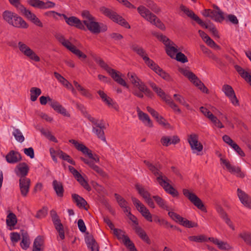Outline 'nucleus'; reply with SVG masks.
I'll return each mask as SVG.
<instances>
[{"mask_svg":"<svg viewBox=\"0 0 251 251\" xmlns=\"http://www.w3.org/2000/svg\"><path fill=\"white\" fill-rule=\"evenodd\" d=\"M81 16L84 19L83 21H81L75 16L68 17L64 14L62 15V17L68 25L75 26L79 29L85 30V25L87 28L93 34H98L107 30V25L103 23L96 22L95 18L90 14L89 11H83L81 12Z\"/></svg>","mask_w":251,"mask_h":251,"instance_id":"f257e3e1","label":"nucleus"},{"mask_svg":"<svg viewBox=\"0 0 251 251\" xmlns=\"http://www.w3.org/2000/svg\"><path fill=\"white\" fill-rule=\"evenodd\" d=\"M6 222L8 226H15L17 223V220L15 214L12 212L10 213L7 216Z\"/></svg>","mask_w":251,"mask_h":251,"instance_id":"37998d69","label":"nucleus"},{"mask_svg":"<svg viewBox=\"0 0 251 251\" xmlns=\"http://www.w3.org/2000/svg\"><path fill=\"white\" fill-rule=\"evenodd\" d=\"M131 200L138 211L148 221L152 222V215L147 208L137 198L132 197Z\"/></svg>","mask_w":251,"mask_h":251,"instance_id":"9b49d317","label":"nucleus"},{"mask_svg":"<svg viewBox=\"0 0 251 251\" xmlns=\"http://www.w3.org/2000/svg\"><path fill=\"white\" fill-rule=\"evenodd\" d=\"M175 58L179 62L182 63H186L188 62V59L184 54L181 52H177Z\"/></svg>","mask_w":251,"mask_h":251,"instance_id":"774afa93","label":"nucleus"},{"mask_svg":"<svg viewBox=\"0 0 251 251\" xmlns=\"http://www.w3.org/2000/svg\"><path fill=\"white\" fill-rule=\"evenodd\" d=\"M222 91L227 97L231 96V95L235 93L232 87L228 84H224L223 86Z\"/></svg>","mask_w":251,"mask_h":251,"instance_id":"bf43d9fd","label":"nucleus"},{"mask_svg":"<svg viewBox=\"0 0 251 251\" xmlns=\"http://www.w3.org/2000/svg\"><path fill=\"white\" fill-rule=\"evenodd\" d=\"M152 198L154 200L158 206L161 209L169 211L170 208L165 200L159 196H153Z\"/></svg>","mask_w":251,"mask_h":251,"instance_id":"2f4dec72","label":"nucleus"},{"mask_svg":"<svg viewBox=\"0 0 251 251\" xmlns=\"http://www.w3.org/2000/svg\"><path fill=\"white\" fill-rule=\"evenodd\" d=\"M27 3L34 8L42 9L43 1L41 0H28Z\"/></svg>","mask_w":251,"mask_h":251,"instance_id":"052dcab7","label":"nucleus"},{"mask_svg":"<svg viewBox=\"0 0 251 251\" xmlns=\"http://www.w3.org/2000/svg\"><path fill=\"white\" fill-rule=\"evenodd\" d=\"M124 243L130 251H137L134 244L128 236L124 237Z\"/></svg>","mask_w":251,"mask_h":251,"instance_id":"5fc2aeb1","label":"nucleus"},{"mask_svg":"<svg viewBox=\"0 0 251 251\" xmlns=\"http://www.w3.org/2000/svg\"><path fill=\"white\" fill-rule=\"evenodd\" d=\"M114 196L118 204L121 208L125 207L126 205L128 204V202L120 195L115 193Z\"/></svg>","mask_w":251,"mask_h":251,"instance_id":"13d9d810","label":"nucleus"},{"mask_svg":"<svg viewBox=\"0 0 251 251\" xmlns=\"http://www.w3.org/2000/svg\"><path fill=\"white\" fill-rule=\"evenodd\" d=\"M127 75L134 87L138 88L139 90H140L141 92H143L146 96L151 98L153 97V93L135 73L129 72Z\"/></svg>","mask_w":251,"mask_h":251,"instance_id":"0eeeda50","label":"nucleus"},{"mask_svg":"<svg viewBox=\"0 0 251 251\" xmlns=\"http://www.w3.org/2000/svg\"><path fill=\"white\" fill-rule=\"evenodd\" d=\"M131 49L137 54L140 56L145 61L146 59V57H149L145 51V50L136 44H133L131 46Z\"/></svg>","mask_w":251,"mask_h":251,"instance_id":"473e14b6","label":"nucleus"},{"mask_svg":"<svg viewBox=\"0 0 251 251\" xmlns=\"http://www.w3.org/2000/svg\"><path fill=\"white\" fill-rule=\"evenodd\" d=\"M57 40L68 50H70L71 47L73 45L68 40L65 38L62 34H58L56 35Z\"/></svg>","mask_w":251,"mask_h":251,"instance_id":"58836bf2","label":"nucleus"},{"mask_svg":"<svg viewBox=\"0 0 251 251\" xmlns=\"http://www.w3.org/2000/svg\"><path fill=\"white\" fill-rule=\"evenodd\" d=\"M18 47L20 51L31 60L35 62H39L40 61V57L29 48V47L24 43L19 42L18 43Z\"/></svg>","mask_w":251,"mask_h":251,"instance_id":"9d476101","label":"nucleus"},{"mask_svg":"<svg viewBox=\"0 0 251 251\" xmlns=\"http://www.w3.org/2000/svg\"><path fill=\"white\" fill-rule=\"evenodd\" d=\"M103 101L109 107H112L117 111L119 110V106L117 103L114 102L110 97H108L106 99H104V100Z\"/></svg>","mask_w":251,"mask_h":251,"instance_id":"e2e57ef3","label":"nucleus"},{"mask_svg":"<svg viewBox=\"0 0 251 251\" xmlns=\"http://www.w3.org/2000/svg\"><path fill=\"white\" fill-rule=\"evenodd\" d=\"M44 240L41 236H38L34 240L33 251H42L41 247L43 245Z\"/></svg>","mask_w":251,"mask_h":251,"instance_id":"e433bc0d","label":"nucleus"},{"mask_svg":"<svg viewBox=\"0 0 251 251\" xmlns=\"http://www.w3.org/2000/svg\"><path fill=\"white\" fill-rule=\"evenodd\" d=\"M5 159L8 163L15 164L22 160V156L18 151H11L6 155Z\"/></svg>","mask_w":251,"mask_h":251,"instance_id":"6ab92c4d","label":"nucleus"},{"mask_svg":"<svg viewBox=\"0 0 251 251\" xmlns=\"http://www.w3.org/2000/svg\"><path fill=\"white\" fill-rule=\"evenodd\" d=\"M30 180L27 177L20 178L19 179V187L22 196L26 197L29 190Z\"/></svg>","mask_w":251,"mask_h":251,"instance_id":"4468645a","label":"nucleus"},{"mask_svg":"<svg viewBox=\"0 0 251 251\" xmlns=\"http://www.w3.org/2000/svg\"><path fill=\"white\" fill-rule=\"evenodd\" d=\"M180 142V139L176 135L172 137L163 136L160 139L161 144L165 147H168L171 144H176Z\"/></svg>","mask_w":251,"mask_h":251,"instance_id":"aec40b11","label":"nucleus"},{"mask_svg":"<svg viewBox=\"0 0 251 251\" xmlns=\"http://www.w3.org/2000/svg\"><path fill=\"white\" fill-rule=\"evenodd\" d=\"M29 168L25 162L18 164L14 169L16 175L20 178L26 177Z\"/></svg>","mask_w":251,"mask_h":251,"instance_id":"dca6fc26","label":"nucleus"},{"mask_svg":"<svg viewBox=\"0 0 251 251\" xmlns=\"http://www.w3.org/2000/svg\"><path fill=\"white\" fill-rule=\"evenodd\" d=\"M144 163L149 169L156 177L158 183L163 188L165 191L173 197H177L179 193L170 184V180L161 172L162 166L159 164L153 165L145 160Z\"/></svg>","mask_w":251,"mask_h":251,"instance_id":"f03ea898","label":"nucleus"},{"mask_svg":"<svg viewBox=\"0 0 251 251\" xmlns=\"http://www.w3.org/2000/svg\"><path fill=\"white\" fill-rule=\"evenodd\" d=\"M234 68L240 76L251 86V71H246L241 67L235 65Z\"/></svg>","mask_w":251,"mask_h":251,"instance_id":"b1692460","label":"nucleus"},{"mask_svg":"<svg viewBox=\"0 0 251 251\" xmlns=\"http://www.w3.org/2000/svg\"><path fill=\"white\" fill-rule=\"evenodd\" d=\"M104 126L102 124H100L97 126H93L92 131L96 134L97 136L102 141L106 142V138L104 136L103 129Z\"/></svg>","mask_w":251,"mask_h":251,"instance_id":"bb28decb","label":"nucleus"},{"mask_svg":"<svg viewBox=\"0 0 251 251\" xmlns=\"http://www.w3.org/2000/svg\"><path fill=\"white\" fill-rule=\"evenodd\" d=\"M50 214L55 228H60V227L63 226L56 211L54 210H51L50 212Z\"/></svg>","mask_w":251,"mask_h":251,"instance_id":"4c0bfd02","label":"nucleus"},{"mask_svg":"<svg viewBox=\"0 0 251 251\" xmlns=\"http://www.w3.org/2000/svg\"><path fill=\"white\" fill-rule=\"evenodd\" d=\"M136 110L139 119L146 126L149 127H152V123L149 115L147 114L142 112L138 107L136 108Z\"/></svg>","mask_w":251,"mask_h":251,"instance_id":"5701e85b","label":"nucleus"},{"mask_svg":"<svg viewBox=\"0 0 251 251\" xmlns=\"http://www.w3.org/2000/svg\"><path fill=\"white\" fill-rule=\"evenodd\" d=\"M179 71L185 76L187 77L192 83L202 92L206 94L208 93V89L193 72L184 68H179Z\"/></svg>","mask_w":251,"mask_h":251,"instance_id":"6e6552de","label":"nucleus"},{"mask_svg":"<svg viewBox=\"0 0 251 251\" xmlns=\"http://www.w3.org/2000/svg\"><path fill=\"white\" fill-rule=\"evenodd\" d=\"M202 24H199L201 26L205 28L208 29L215 36L219 37L217 30L212 24L207 25L202 21Z\"/></svg>","mask_w":251,"mask_h":251,"instance_id":"864d4df0","label":"nucleus"},{"mask_svg":"<svg viewBox=\"0 0 251 251\" xmlns=\"http://www.w3.org/2000/svg\"><path fill=\"white\" fill-rule=\"evenodd\" d=\"M54 75L55 78L59 81L63 85L66 87H71V83H70L64 77L57 72L54 73Z\"/></svg>","mask_w":251,"mask_h":251,"instance_id":"3c124183","label":"nucleus"},{"mask_svg":"<svg viewBox=\"0 0 251 251\" xmlns=\"http://www.w3.org/2000/svg\"><path fill=\"white\" fill-rule=\"evenodd\" d=\"M85 242L88 249L91 251H99V247L95 239L92 235H88L85 238Z\"/></svg>","mask_w":251,"mask_h":251,"instance_id":"393cba45","label":"nucleus"},{"mask_svg":"<svg viewBox=\"0 0 251 251\" xmlns=\"http://www.w3.org/2000/svg\"><path fill=\"white\" fill-rule=\"evenodd\" d=\"M77 181L80 184V185L84 187L86 190L90 191L91 189V187L88 183L87 181L83 178L81 175L79 173L75 177Z\"/></svg>","mask_w":251,"mask_h":251,"instance_id":"a19ab883","label":"nucleus"},{"mask_svg":"<svg viewBox=\"0 0 251 251\" xmlns=\"http://www.w3.org/2000/svg\"><path fill=\"white\" fill-rule=\"evenodd\" d=\"M22 240L20 243L21 248L25 250H27L30 245V241L28 233L26 231H23L22 232Z\"/></svg>","mask_w":251,"mask_h":251,"instance_id":"72a5a7b5","label":"nucleus"},{"mask_svg":"<svg viewBox=\"0 0 251 251\" xmlns=\"http://www.w3.org/2000/svg\"><path fill=\"white\" fill-rule=\"evenodd\" d=\"M57 40L68 50H70L71 47L73 45L68 40L65 38L62 34H58L56 35Z\"/></svg>","mask_w":251,"mask_h":251,"instance_id":"ea45409f","label":"nucleus"},{"mask_svg":"<svg viewBox=\"0 0 251 251\" xmlns=\"http://www.w3.org/2000/svg\"><path fill=\"white\" fill-rule=\"evenodd\" d=\"M150 23L152 25H155L159 29L165 30L166 29L165 26L164 24L161 21V20L157 18V17L155 15V17L153 18L152 20H151Z\"/></svg>","mask_w":251,"mask_h":251,"instance_id":"8fccbe9b","label":"nucleus"},{"mask_svg":"<svg viewBox=\"0 0 251 251\" xmlns=\"http://www.w3.org/2000/svg\"><path fill=\"white\" fill-rule=\"evenodd\" d=\"M146 5L156 14L161 11L160 8L151 0H146Z\"/></svg>","mask_w":251,"mask_h":251,"instance_id":"79ce46f5","label":"nucleus"},{"mask_svg":"<svg viewBox=\"0 0 251 251\" xmlns=\"http://www.w3.org/2000/svg\"><path fill=\"white\" fill-rule=\"evenodd\" d=\"M137 10L140 16L149 22L155 17V15L144 5H140L137 7Z\"/></svg>","mask_w":251,"mask_h":251,"instance_id":"f3484780","label":"nucleus"},{"mask_svg":"<svg viewBox=\"0 0 251 251\" xmlns=\"http://www.w3.org/2000/svg\"><path fill=\"white\" fill-rule=\"evenodd\" d=\"M215 154L220 158L221 164L224 165L226 166V168L227 167H229V165L230 164L229 161L228 160L225 158L221 153H220L219 151H217L215 152Z\"/></svg>","mask_w":251,"mask_h":251,"instance_id":"69168bd1","label":"nucleus"},{"mask_svg":"<svg viewBox=\"0 0 251 251\" xmlns=\"http://www.w3.org/2000/svg\"><path fill=\"white\" fill-rule=\"evenodd\" d=\"M47 214L48 209L47 207H44L41 209L37 211L35 217L38 219H42L45 217Z\"/></svg>","mask_w":251,"mask_h":251,"instance_id":"338daca9","label":"nucleus"},{"mask_svg":"<svg viewBox=\"0 0 251 251\" xmlns=\"http://www.w3.org/2000/svg\"><path fill=\"white\" fill-rule=\"evenodd\" d=\"M165 102L175 112H177L178 114L181 113V110L178 107V105L174 102V101L171 99L170 97L168 99V100H166Z\"/></svg>","mask_w":251,"mask_h":251,"instance_id":"4d7b16f0","label":"nucleus"},{"mask_svg":"<svg viewBox=\"0 0 251 251\" xmlns=\"http://www.w3.org/2000/svg\"><path fill=\"white\" fill-rule=\"evenodd\" d=\"M21 12L22 13L24 16L30 21H32L34 18L36 17V16L34 13L27 9L25 7H24Z\"/></svg>","mask_w":251,"mask_h":251,"instance_id":"680f3d73","label":"nucleus"},{"mask_svg":"<svg viewBox=\"0 0 251 251\" xmlns=\"http://www.w3.org/2000/svg\"><path fill=\"white\" fill-rule=\"evenodd\" d=\"M239 236L248 245L251 243V232L243 231L239 234Z\"/></svg>","mask_w":251,"mask_h":251,"instance_id":"de8ad7c7","label":"nucleus"},{"mask_svg":"<svg viewBox=\"0 0 251 251\" xmlns=\"http://www.w3.org/2000/svg\"><path fill=\"white\" fill-rule=\"evenodd\" d=\"M183 195L187 197L190 201L194 204L198 208L202 211L205 210L204 206L201 200L195 194L191 192L189 190L183 189L182 190Z\"/></svg>","mask_w":251,"mask_h":251,"instance_id":"f8f14e48","label":"nucleus"},{"mask_svg":"<svg viewBox=\"0 0 251 251\" xmlns=\"http://www.w3.org/2000/svg\"><path fill=\"white\" fill-rule=\"evenodd\" d=\"M30 100L32 101L36 100L38 96L41 94V90L37 87H32L30 90Z\"/></svg>","mask_w":251,"mask_h":251,"instance_id":"c03bdc74","label":"nucleus"},{"mask_svg":"<svg viewBox=\"0 0 251 251\" xmlns=\"http://www.w3.org/2000/svg\"><path fill=\"white\" fill-rule=\"evenodd\" d=\"M174 97L176 101L185 106L187 109L191 110L190 106L186 102L185 99L182 96L178 94H175L174 95Z\"/></svg>","mask_w":251,"mask_h":251,"instance_id":"49530a36","label":"nucleus"},{"mask_svg":"<svg viewBox=\"0 0 251 251\" xmlns=\"http://www.w3.org/2000/svg\"><path fill=\"white\" fill-rule=\"evenodd\" d=\"M135 187L138 191V193L143 197V199H145L149 196H151L150 193L141 185L136 184Z\"/></svg>","mask_w":251,"mask_h":251,"instance_id":"09e8293b","label":"nucleus"},{"mask_svg":"<svg viewBox=\"0 0 251 251\" xmlns=\"http://www.w3.org/2000/svg\"><path fill=\"white\" fill-rule=\"evenodd\" d=\"M145 59L146 60L144 62L146 64L156 73L160 68L159 66L149 57H146Z\"/></svg>","mask_w":251,"mask_h":251,"instance_id":"a18cd8bd","label":"nucleus"},{"mask_svg":"<svg viewBox=\"0 0 251 251\" xmlns=\"http://www.w3.org/2000/svg\"><path fill=\"white\" fill-rule=\"evenodd\" d=\"M12 134L18 142L23 143L24 141L25 137L19 129L14 128Z\"/></svg>","mask_w":251,"mask_h":251,"instance_id":"603ef678","label":"nucleus"},{"mask_svg":"<svg viewBox=\"0 0 251 251\" xmlns=\"http://www.w3.org/2000/svg\"><path fill=\"white\" fill-rule=\"evenodd\" d=\"M216 210L220 217L225 222L228 226L232 230H234L235 228L232 222L228 217L227 213L225 211L224 209L221 206H218L216 208Z\"/></svg>","mask_w":251,"mask_h":251,"instance_id":"412c9836","label":"nucleus"},{"mask_svg":"<svg viewBox=\"0 0 251 251\" xmlns=\"http://www.w3.org/2000/svg\"><path fill=\"white\" fill-rule=\"evenodd\" d=\"M208 240L216 245L219 249L224 251H229L233 247L227 242H224L216 238L209 237Z\"/></svg>","mask_w":251,"mask_h":251,"instance_id":"a211bd4d","label":"nucleus"},{"mask_svg":"<svg viewBox=\"0 0 251 251\" xmlns=\"http://www.w3.org/2000/svg\"><path fill=\"white\" fill-rule=\"evenodd\" d=\"M69 142L74 144L78 151H81L84 154L87 155L89 158L93 159L95 162L97 163L100 162L99 157L96 154H93L92 151L83 144L79 143L77 141L74 139L70 140Z\"/></svg>","mask_w":251,"mask_h":251,"instance_id":"1a4fd4ad","label":"nucleus"},{"mask_svg":"<svg viewBox=\"0 0 251 251\" xmlns=\"http://www.w3.org/2000/svg\"><path fill=\"white\" fill-rule=\"evenodd\" d=\"M237 195L240 202L245 207L251 209V197L240 188L237 190Z\"/></svg>","mask_w":251,"mask_h":251,"instance_id":"2eb2a0df","label":"nucleus"},{"mask_svg":"<svg viewBox=\"0 0 251 251\" xmlns=\"http://www.w3.org/2000/svg\"><path fill=\"white\" fill-rule=\"evenodd\" d=\"M95 61L100 67L104 69L117 83L127 88H128V86L125 80L122 78V74L121 73L111 68L104 60L100 57L96 58Z\"/></svg>","mask_w":251,"mask_h":251,"instance_id":"20e7f679","label":"nucleus"},{"mask_svg":"<svg viewBox=\"0 0 251 251\" xmlns=\"http://www.w3.org/2000/svg\"><path fill=\"white\" fill-rule=\"evenodd\" d=\"M152 34L165 46L167 54L171 58H175V55L178 51L177 46L167 36L161 33L154 32Z\"/></svg>","mask_w":251,"mask_h":251,"instance_id":"39448f33","label":"nucleus"},{"mask_svg":"<svg viewBox=\"0 0 251 251\" xmlns=\"http://www.w3.org/2000/svg\"><path fill=\"white\" fill-rule=\"evenodd\" d=\"M188 239L190 241L199 243H201L206 241L205 236L202 235L199 236H190L188 237Z\"/></svg>","mask_w":251,"mask_h":251,"instance_id":"0e129e2a","label":"nucleus"},{"mask_svg":"<svg viewBox=\"0 0 251 251\" xmlns=\"http://www.w3.org/2000/svg\"><path fill=\"white\" fill-rule=\"evenodd\" d=\"M50 106L57 112L65 116L69 117L70 116L66 109L64 108L58 102L55 100H52L50 103Z\"/></svg>","mask_w":251,"mask_h":251,"instance_id":"a878e982","label":"nucleus"},{"mask_svg":"<svg viewBox=\"0 0 251 251\" xmlns=\"http://www.w3.org/2000/svg\"><path fill=\"white\" fill-rule=\"evenodd\" d=\"M100 11L105 16L108 17L113 22L128 29L130 28L128 23L122 17L119 15L113 10L106 8L104 6L100 8Z\"/></svg>","mask_w":251,"mask_h":251,"instance_id":"423d86ee","label":"nucleus"},{"mask_svg":"<svg viewBox=\"0 0 251 251\" xmlns=\"http://www.w3.org/2000/svg\"><path fill=\"white\" fill-rule=\"evenodd\" d=\"M74 84L76 89L80 93V94L83 96L87 98H91L92 95L90 93L89 91L81 85H80L77 82L74 81Z\"/></svg>","mask_w":251,"mask_h":251,"instance_id":"c9c22d12","label":"nucleus"},{"mask_svg":"<svg viewBox=\"0 0 251 251\" xmlns=\"http://www.w3.org/2000/svg\"><path fill=\"white\" fill-rule=\"evenodd\" d=\"M70 50H69L72 53L75 54L79 58L85 59L87 57L86 55L83 53L81 50L77 49L74 45H73Z\"/></svg>","mask_w":251,"mask_h":251,"instance_id":"6e6d98bb","label":"nucleus"},{"mask_svg":"<svg viewBox=\"0 0 251 251\" xmlns=\"http://www.w3.org/2000/svg\"><path fill=\"white\" fill-rule=\"evenodd\" d=\"M212 10L211 18L218 22H222L225 19L223 12L217 5H214Z\"/></svg>","mask_w":251,"mask_h":251,"instance_id":"4be33fe9","label":"nucleus"},{"mask_svg":"<svg viewBox=\"0 0 251 251\" xmlns=\"http://www.w3.org/2000/svg\"><path fill=\"white\" fill-rule=\"evenodd\" d=\"M73 200L79 208H85V205L87 204V201L81 197L76 194L72 195Z\"/></svg>","mask_w":251,"mask_h":251,"instance_id":"c85d7f7f","label":"nucleus"},{"mask_svg":"<svg viewBox=\"0 0 251 251\" xmlns=\"http://www.w3.org/2000/svg\"><path fill=\"white\" fill-rule=\"evenodd\" d=\"M180 9L182 11L184 12V13H185L188 17L195 21L198 24H202V20L192 11L190 10L185 6L181 5Z\"/></svg>","mask_w":251,"mask_h":251,"instance_id":"cd10ccee","label":"nucleus"},{"mask_svg":"<svg viewBox=\"0 0 251 251\" xmlns=\"http://www.w3.org/2000/svg\"><path fill=\"white\" fill-rule=\"evenodd\" d=\"M188 142L194 153L199 154L203 149V146L198 141V136L196 134H191L188 136Z\"/></svg>","mask_w":251,"mask_h":251,"instance_id":"ddd939ff","label":"nucleus"},{"mask_svg":"<svg viewBox=\"0 0 251 251\" xmlns=\"http://www.w3.org/2000/svg\"><path fill=\"white\" fill-rule=\"evenodd\" d=\"M133 228L135 230V232L144 241L149 244H150L151 241L149 237L145 231L141 227L139 226H135L133 227Z\"/></svg>","mask_w":251,"mask_h":251,"instance_id":"c756f323","label":"nucleus"},{"mask_svg":"<svg viewBox=\"0 0 251 251\" xmlns=\"http://www.w3.org/2000/svg\"><path fill=\"white\" fill-rule=\"evenodd\" d=\"M52 186L57 196L59 197H63L64 188L62 183L54 180L52 182Z\"/></svg>","mask_w":251,"mask_h":251,"instance_id":"7c9ffc66","label":"nucleus"},{"mask_svg":"<svg viewBox=\"0 0 251 251\" xmlns=\"http://www.w3.org/2000/svg\"><path fill=\"white\" fill-rule=\"evenodd\" d=\"M3 20L15 27L27 28V24L17 14L9 10H5L2 14Z\"/></svg>","mask_w":251,"mask_h":251,"instance_id":"7ed1b4c3","label":"nucleus"},{"mask_svg":"<svg viewBox=\"0 0 251 251\" xmlns=\"http://www.w3.org/2000/svg\"><path fill=\"white\" fill-rule=\"evenodd\" d=\"M226 169L231 173L236 174L237 176L243 178L245 177V174L241 171V168L239 167L233 166L230 164L229 167L226 168Z\"/></svg>","mask_w":251,"mask_h":251,"instance_id":"f704fd0d","label":"nucleus"}]
</instances>
